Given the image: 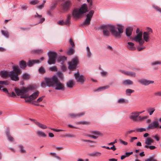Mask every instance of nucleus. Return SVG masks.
<instances>
[{
    "instance_id": "obj_1",
    "label": "nucleus",
    "mask_w": 161,
    "mask_h": 161,
    "mask_svg": "<svg viewBox=\"0 0 161 161\" xmlns=\"http://www.w3.org/2000/svg\"><path fill=\"white\" fill-rule=\"evenodd\" d=\"M33 89V86L31 85L26 87L23 86L21 89L15 88L14 91L18 96H20V98L25 99L26 102H31L39 96V92L37 91L29 96V92Z\"/></svg>"
},
{
    "instance_id": "obj_2",
    "label": "nucleus",
    "mask_w": 161,
    "mask_h": 161,
    "mask_svg": "<svg viewBox=\"0 0 161 161\" xmlns=\"http://www.w3.org/2000/svg\"><path fill=\"white\" fill-rule=\"evenodd\" d=\"M100 28L103 30V35L106 37L109 36V31L114 37L118 38H121L123 32V26L120 24H118L117 27L110 24L100 26Z\"/></svg>"
},
{
    "instance_id": "obj_3",
    "label": "nucleus",
    "mask_w": 161,
    "mask_h": 161,
    "mask_svg": "<svg viewBox=\"0 0 161 161\" xmlns=\"http://www.w3.org/2000/svg\"><path fill=\"white\" fill-rule=\"evenodd\" d=\"M45 80L47 86L48 87H54L56 90H64L65 89L64 84L58 80V77L55 75L51 78L45 77Z\"/></svg>"
},
{
    "instance_id": "obj_4",
    "label": "nucleus",
    "mask_w": 161,
    "mask_h": 161,
    "mask_svg": "<svg viewBox=\"0 0 161 161\" xmlns=\"http://www.w3.org/2000/svg\"><path fill=\"white\" fill-rule=\"evenodd\" d=\"M87 6L85 3L81 5L80 8H75L72 12L73 16L76 19L82 17L84 13L88 12Z\"/></svg>"
},
{
    "instance_id": "obj_5",
    "label": "nucleus",
    "mask_w": 161,
    "mask_h": 161,
    "mask_svg": "<svg viewBox=\"0 0 161 161\" xmlns=\"http://www.w3.org/2000/svg\"><path fill=\"white\" fill-rule=\"evenodd\" d=\"M48 56V60L47 63L49 64H54L56 63V58L57 56V53L54 51H49L47 53Z\"/></svg>"
},
{
    "instance_id": "obj_6",
    "label": "nucleus",
    "mask_w": 161,
    "mask_h": 161,
    "mask_svg": "<svg viewBox=\"0 0 161 161\" xmlns=\"http://www.w3.org/2000/svg\"><path fill=\"white\" fill-rule=\"evenodd\" d=\"M94 12L93 10H91L89 11V13L87 14L86 18L82 24V25H88L90 24L91 19Z\"/></svg>"
},
{
    "instance_id": "obj_7",
    "label": "nucleus",
    "mask_w": 161,
    "mask_h": 161,
    "mask_svg": "<svg viewBox=\"0 0 161 161\" xmlns=\"http://www.w3.org/2000/svg\"><path fill=\"white\" fill-rule=\"evenodd\" d=\"M89 132L92 135L89 134L87 135V136L94 139H97L99 136H103V134L98 130H90Z\"/></svg>"
},
{
    "instance_id": "obj_8",
    "label": "nucleus",
    "mask_w": 161,
    "mask_h": 161,
    "mask_svg": "<svg viewBox=\"0 0 161 161\" xmlns=\"http://www.w3.org/2000/svg\"><path fill=\"white\" fill-rule=\"evenodd\" d=\"M79 60L77 58H75L73 59L69 63V68L70 69H73L76 68Z\"/></svg>"
},
{
    "instance_id": "obj_9",
    "label": "nucleus",
    "mask_w": 161,
    "mask_h": 161,
    "mask_svg": "<svg viewBox=\"0 0 161 161\" xmlns=\"http://www.w3.org/2000/svg\"><path fill=\"white\" fill-rule=\"evenodd\" d=\"M74 76L77 82H80L81 84H83L85 80L83 75H80L78 72L75 74Z\"/></svg>"
},
{
    "instance_id": "obj_10",
    "label": "nucleus",
    "mask_w": 161,
    "mask_h": 161,
    "mask_svg": "<svg viewBox=\"0 0 161 161\" xmlns=\"http://www.w3.org/2000/svg\"><path fill=\"white\" fill-rule=\"evenodd\" d=\"M138 81L141 84L146 86H147L150 84L153 83L154 82L153 81L148 80L144 78L138 80Z\"/></svg>"
},
{
    "instance_id": "obj_11",
    "label": "nucleus",
    "mask_w": 161,
    "mask_h": 161,
    "mask_svg": "<svg viewBox=\"0 0 161 161\" xmlns=\"http://www.w3.org/2000/svg\"><path fill=\"white\" fill-rule=\"evenodd\" d=\"M138 114L137 113V112H132L129 116L130 119L134 122L138 121Z\"/></svg>"
},
{
    "instance_id": "obj_12",
    "label": "nucleus",
    "mask_w": 161,
    "mask_h": 161,
    "mask_svg": "<svg viewBox=\"0 0 161 161\" xmlns=\"http://www.w3.org/2000/svg\"><path fill=\"white\" fill-rule=\"evenodd\" d=\"M62 5L64 10H67L69 9L71 5V3L70 0H68L62 4Z\"/></svg>"
},
{
    "instance_id": "obj_13",
    "label": "nucleus",
    "mask_w": 161,
    "mask_h": 161,
    "mask_svg": "<svg viewBox=\"0 0 161 161\" xmlns=\"http://www.w3.org/2000/svg\"><path fill=\"white\" fill-rule=\"evenodd\" d=\"M9 77L13 80L17 81L19 80L18 74L15 73L14 71H11L10 72Z\"/></svg>"
},
{
    "instance_id": "obj_14",
    "label": "nucleus",
    "mask_w": 161,
    "mask_h": 161,
    "mask_svg": "<svg viewBox=\"0 0 161 161\" xmlns=\"http://www.w3.org/2000/svg\"><path fill=\"white\" fill-rule=\"evenodd\" d=\"M159 123L158 121H153L152 123L150 124L147 128L150 129H153L158 127Z\"/></svg>"
},
{
    "instance_id": "obj_15",
    "label": "nucleus",
    "mask_w": 161,
    "mask_h": 161,
    "mask_svg": "<svg viewBox=\"0 0 161 161\" xmlns=\"http://www.w3.org/2000/svg\"><path fill=\"white\" fill-rule=\"evenodd\" d=\"M40 63L39 60H29L27 62V64L29 67H31L36 64H39Z\"/></svg>"
},
{
    "instance_id": "obj_16",
    "label": "nucleus",
    "mask_w": 161,
    "mask_h": 161,
    "mask_svg": "<svg viewBox=\"0 0 161 161\" xmlns=\"http://www.w3.org/2000/svg\"><path fill=\"white\" fill-rule=\"evenodd\" d=\"M35 18H37L39 21V23H42L45 20L44 18L42 17V15H39L37 13H36V14L33 16Z\"/></svg>"
},
{
    "instance_id": "obj_17",
    "label": "nucleus",
    "mask_w": 161,
    "mask_h": 161,
    "mask_svg": "<svg viewBox=\"0 0 161 161\" xmlns=\"http://www.w3.org/2000/svg\"><path fill=\"white\" fill-rule=\"evenodd\" d=\"M121 72L122 74L127 76H130L134 77L136 76V74L134 72L131 71H125L123 70H121Z\"/></svg>"
},
{
    "instance_id": "obj_18",
    "label": "nucleus",
    "mask_w": 161,
    "mask_h": 161,
    "mask_svg": "<svg viewBox=\"0 0 161 161\" xmlns=\"http://www.w3.org/2000/svg\"><path fill=\"white\" fill-rule=\"evenodd\" d=\"M67 60V57L64 56H60L58 58V62L61 64H63Z\"/></svg>"
},
{
    "instance_id": "obj_19",
    "label": "nucleus",
    "mask_w": 161,
    "mask_h": 161,
    "mask_svg": "<svg viewBox=\"0 0 161 161\" xmlns=\"http://www.w3.org/2000/svg\"><path fill=\"white\" fill-rule=\"evenodd\" d=\"M133 30V28L131 27H128L126 29L125 33L127 37H129L131 36Z\"/></svg>"
},
{
    "instance_id": "obj_20",
    "label": "nucleus",
    "mask_w": 161,
    "mask_h": 161,
    "mask_svg": "<svg viewBox=\"0 0 161 161\" xmlns=\"http://www.w3.org/2000/svg\"><path fill=\"white\" fill-rule=\"evenodd\" d=\"M150 33L147 32H144L143 33V39L147 42H148L150 40Z\"/></svg>"
},
{
    "instance_id": "obj_21",
    "label": "nucleus",
    "mask_w": 161,
    "mask_h": 161,
    "mask_svg": "<svg viewBox=\"0 0 161 161\" xmlns=\"http://www.w3.org/2000/svg\"><path fill=\"white\" fill-rule=\"evenodd\" d=\"M128 45L126 46L130 50H135L136 48L134 47V44L132 42H128L127 43Z\"/></svg>"
},
{
    "instance_id": "obj_22",
    "label": "nucleus",
    "mask_w": 161,
    "mask_h": 161,
    "mask_svg": "<svg viewBox=\"0 0 161 161\" xmlns=\"http://www.w3.org/2000/svg\"><path fill=\"white\" fill-rule=\"evenodd\" d=\"M142 33H140L138 34H137L133 39L136 42H138L142 39Z\"/></svg>"
},
{
    "instance_id": "obj_23",
    "label": "nucleus",
    "mask_w": 161,
    "mask_h": 161,
    "mask_svg": "<svg viewBox=\"0 0 161 161\" xmlns=\"http://www.w3.org/2000/svg\"><path fill=\"white\" fill-rule=\"evenodd\" d=\"M9 74L8 71H2L0 72V75L3 78H6L8 76H9Z\"/></svg>"
},
{
    "instance_id": "obj_24",
    "label": "nucleus",
    "mask_w": 161,
    "mask_h": 161,
    "mask_svg": "<svg viewBox=\"0 0 161 161\" xmlns=\"http://www.w3.org/2000/svg\"><path fill=\"white\" fill-rule=\"evenodd\" d=\"M6 134L8 140L10 142H13L14 138L10 135L9 130L8 129L6 131Z\"/></svg>"
},
{
    "instance_id": "obj_25",
    "label": "nucleus",
    "mask_w": 161,
    "mask_h": 161,
    "mask_svg": "<svg viewBox=\"0 0 161 161\" xmlns=\"http://www.w3.org/2000/svg\"><path fill=\"white\" fill-rule=\"evenodd\" d=\"M74 85V81L72 80H69L66 83V86L68 87L69 88H72L73 87Z\"/></svg>"
},
{
    "instance_id": "obj_26",
    "label": "nucleus",
    "mask_w": 161,
    "mask_h": 161,
    "mask_svg": "<svg viewBox=\"0 0 161 161\" xmlns=\"http://www.w3.org/2000/svg\"><path fill=\"white\" fill-rule=\"evenodd\" d=\"M71 17V16L70 15H67L66 19L64 21L65 25H69L70 24Z\"/></svg>"
},
{
    "instance_id": "obj_27",
    "label": "nucleus",
    "mask_w": 161,
    "mask_h": 161,
    "mask_svg": "<svg viewBox=\"0 0 161 161\" xmlns=\"http://www.w3.org/2000/svg\"><path fill=\"white\" fill-rule=\"evenodd\" d=\"M123 84L125 85H130L133 84V82L131 80L127 79L124 80L123 82Z\"/></svg>"
},
{
    "instance_id": "obj_28",
    "label": "nucleus",
    "mask_w": 161,
    "mask_h": 161,
    "mask_svg": "<svg viewBox=\"0 0 161 161\" xmlns=\"http://www.w3.org/2000/svg\"><path fill=\"white\" fill-rule=\"evenodd\" d=\"M36 133L38 136L39 137H45L47 136L46 134L41 131L37 130Z\"/></svg>"
},
{
    "instance_id": "obj_29",
    "label": "nucleus",
    "mask_w": 161,
    "mask_h": 161,
    "mask_svg": "<svg viewBox=\"0 0 161 161\" xmlns=\"http://www.w3.org/2000/svg\"><path fill=\"white\" fill-rule=\"evenodd\" d=\"M19 66L21 69H24L26 66V63L25 61L22 60L19 62Z\"/></svg>"
},
{
    "instance_id": "obj_30",
    "label": "nucleus",
    "mask_w": 161,
    "mask_h": 161,
    "mask_svg": "<svg viewBox=\"0 0 161 161\" xmlns=\"http://www.w3.org/2000/svg\"><path fill=\"white\" fill-rule=\"evenodd\" d=\"M12 71H14L15 73L17 74H20L21 73L20 70L18 66H14L13 70Z\"/></svg>"
},
{
    "instance_id": "obj_31",
    "label": "nucleus",
    "mask_w": 161,
    "mask_h": 161,
    "mask_svg": "<svg viewBox=\"0 0 161 161\" xmlns=\"http://www.w3.org/2000/svg\"><path fill=\"white\" fill-rule=\"evenodd\" d=\"M147 112L150 115H152L155 110L154 108L150 107L147 108L146 109Z\"/></svg>"
},
{
    "instance_id": "obj_32",
    "label": "nucleus",
    "mask_w": 161,
    "mask_h": 161,
    "mask_svg": "<svg viewBox=\"0 0 161 161\" xmlns=\"http://www.w3.org/2000/svg\"><path fill=\"white\" fill-rule=\"evenodd\" d=\"M35 123L38 126L42 129H45L47 128V126L46 125L40 123L37 121H35Z\"/></svg>"
},
{
    "instance_id": "obj_33",
    "label": "nucleus",
    "mask_w": 161,
    "mask_h": 161,
    "mask_svg": "<svg viewBox=\"0 0 161 161\" xmlns=\"http://www.w3.org/2000/svg\"><path fill=\"white\" fill-rule=\"evenodd\" d=\"M101 155V153L97 152L92 153H91L89 154V156L91 157H98L100 156Z\"/></svg>"
},
{
    "instance_id": "obj_34",
    "label": "nucleus",
    "mask_w": 161,
    "mask_h": 161,
    "mask_svg": "<svg viewBox=\"0 0 161 161\" xmlns=\"http://www.w3.org/2000/svg\"><path fill=\"white\" fill-rule=\"evenodd\" d=\"M154 140L150 138H147L145 143L147 145H149L153 143Z\"/></svg>"
},
{
    "instance_id": "obj_35",
    "label": "nucleus",
    "mask_w": 161,
    "mask_h": 161,
    "mask_svg": "<svg viewBox=\"0 0 161 161\" xmlns=\"http://www.w3.org/2000/svg\"><path fill=\"white\" fill-rule=\"evenodd\" d=\"M117 102L119 103H125L128 102V101L127 100H125L124 98H120L118 99Z\"/></svg>"
},
{
    "instance_id": "obj_36",
    "label": "nucleus",
    "mask_w": 161,
    "mask_h": 161,
    "mask_svg": "<svg viewBox=\"0 0 161 161\" xmlns=\"http://www.w3.org/2000/svg\"><path fill=\"white\" fill-rule=\"evenodd\" d=\"M73 47H70L69 50L67 51V54L68 55H73L74 53V49Z\"/></svg>"
},
{
    "instance_id": "obj_37",
    "label": "nucleus",
    "mask_w": 161,
    "mask_h": 161,
    "mask_svg": "<svg viewBox=\"0 0 161 161\" xmlns=\"http://www.w3.org/2000/svg\"><path fill=\"white\" fill-rule=\"evenodd\" d=\"M86 50L87 52V56L88 58H90L91 56L92 53L88 47H86Z\"/></svg>"
},
{
    "instance_id": "obj_38",
    "label": "nucleus",
    "mask_w": 161,
    "mask_h": 161,
    "mask_svg": "<svg viewBox=\"0 0 161 161\" xmlns=\"http://www.w3.org/2000/svg\"><path fill=\"white\" fill-rule=\"evenodd\" d=\"M43 51V50L42 49L33 50L32 51V52L33 53L39 54L42 53Z\"/></svg>"
},
{
    "instance_id": "obj_39",
    "label": "nucleus",
    "mask_w": 161,
    "mask_h": 161,
    "mask_svg": "<svg viewBox=\"0 0 161 161\" xmlns=\"http://www.w3.org/2000/svg\"><path fill=\"white\" fill-rule=\"evenodd\" d=\"M1 32L2 34L6 38H8L9 37V34L8 32L7 31L2 30Z\"/></svg>"
},
{
    "instance_id": "obj_40",
    "label": "nucleus",
    "mask_w": 161,
    "mask_h": 161,
    "mask_svg": "<svg viewBox=\"0 0 161 161\" xmlns=\"http://www.w3.org/2000/svg\"><path fill=\"white\" fill-rule=\"evenodd\" d=\"M57 3L56 2H53L50 6V9L51 10H53L56 7Z\"/></svg>"
},
{
    "instance_id": "obj_41",
    "label": "nucleus",
    "mask_w": 161,
    "mask_h": 161,
    "mask_svg": "<svg viewBox=\"0 0 161 161\" xmlns=\"http://www.w3.org/2000/svg\"><path fill=\"white\" fill-rule=\"evenodd\" d=\"M134 92V90L130 89H127L126 90L125 92L126 95L130 96L131 94Z\"/></svg>"
},
{
    "instance_id": "obj_42",
    "label": "nucleus",
    "mask_w": 161,
    "mask_h": 161,
    "mask_svg": "<svg viewBox=\"0 0 161 161\" xmlns=\"http://www.w3.org/2000/svg\"><path fill=\"white\" fill-rule=\"evenodd\" d=\"M109 87L108 86H106L103 87H101L98 88L97 89L94 90V92L101 91L103 90H104L108 88Z\"/></svg>"
},
{
    "instance_id": "obj_43",
    "label": "nucleus",
    "mask_w": 161,
    "mask_h": 161,
    "mask_svg": "<svg viewBox=\"0 0 161 161\" xmlns=\"http://www.w3.org/2000/svg\"><path fill=\"white\" fill-rule=\"evenodd\" d=\"M38 71L39 73L41 74H43L46 72L45 69L42 66H41L39 68Z\"/></svg>"
},
{
    "instance_id": "obj_44",
    "label": "nucleus",
    "mask_w": 161,
    "mask_h": 161,
    "mask_svg": "<svg viewBox=\"0 0 161 161\" xmlns=\"http://www.w3.org/2000/svg\"><path fill=\"white\" fill-rule=\"evenodd\" d=\"M135 130H129L126 131L125 133V136H127L131 134L132 133L135 132Z\"/></svg>"
},
{
    "instance_id": "obj_45",
    "label": "nucleus",
    "mask_w": 161,
    "mask_h": 161,
    "mask_svg": "<svg viewBox=\"0 0 161 161\" xmlns=\"http://www.w3.org/2000/svg\"><path fill=\"white\" fill-rule=\"evenodd\" d=\"M153 7L157 11L161 14V8L156 5H153Z\"/></svg>"
},
{
    "instance_id": "obj_46",
    "label": "nucleus",
    "mask_w": 161,
    "mask_h": 161,
    "mask_svg": "<svg viewBox=\"0 0 161 161\" xmlns=\"http://www.w3.org/2000/svg\"><path fill=\"white\" fill-rule=\"evenodd\" d=\"M19 148L20 151L21 153H26V151L24 149V147L23 146L21 145H19Z\"/></svg>"
},
{
    "instance_id": "obj_47",
    "label": "nucleus",
    "mask_w": 161,
    "mask_h": 161,
    "mask_svg": "<svg viewBox=\"0 0 161 161\" xmlns=\"http://www.w3.org/2000/svg\"><path fill=\"white\" fill-rule=\"evenodd\" d=\"M39 2L38 0H32L30 2V3L31 5H35L38 3Z\"/></svg>"
},
{
    "instance_id": "obj_48",
    "label": "nucleus",
    "mask_w": 161,
    "mask_h": 161,
    "mask_svg": "<svg viewBox=\"0 0 161 161\" xmlns=\"http://www.w3.org/2000/svg\"><path fill=\"white\" fill-rule=\"evenodd\" d=\"M8 84L9 82L7 80L0 81V85H8Z\"/></svg>"
},
{
    "instance_id": "obj_49",
    "label": "nucleus",
    "mask_w": 161,
    "mask_h": 161,
    "mask_svg": "<svg viewBox=\"0 0 161 161\" xmlns=\"http://www.w3.org/2000/svg\"><path fill=\"white\" fill-rule=\"evenodd\" d=\"M147 117L146 116H145L143 117H141V116H139L138 118V121H142L144 120L147 119Z\"/></svg>"
},
{
    "instance_id": "obj_50",
    "label": "nucleus",
    "mask_w": 161,
    "mask_h": 161,
    "mask_svg": "<svg viewBox=\"0 0 161 161\" xmlns=\"http://www.w3.org/2000/svg\"><path fill=\"white\" fill-rule=\"evenodd\" d=\"M64 136L71 138H75L76 137V136L75 135L70 134H66Z\"/></svg>"
},
{
    "instance_id": "obj_51",
    "label": "nucleus",
    "mask_w": 161,
    "mask_h": 161,
    "mask_svg": "<svg viewBox=\"0 0 161 161\" xmlns=\"http://www.w3.org/2000/svg\"><path fill=\"white\" fill-rule=\"evenodd\" d=\"M151 64L152 66L156 65L157 64H161V61H155L152 63Z\"/></svg>"
},
{
    "instance_id": "obj_52",
    "label": "nucleus",
    "mask_w": 161,
    "mask_h": 161,
    "mask_svg": "<svg viewBox=\"0 0 161 161\" xmlns=\"http://www.w3.org/2000/svg\"><path fill=\"white\" fill-rule=\"evenodd\" d=\"M69 116L71 117V118L73 119L77 118V114H75L73 113L70 114L69 115Z\"/></svg>"
},
{
    "instance_id": "obj_53",
    "label": "nucleus",
    "mask_w": 161,
    "mask_h": 161,
    "mask_svg": "<svg viewBox=\"0 0 161 161\" xmlns=\"http://www.w3.org/2000/svg\"><path fill=\"white\" fill-rule=\"evenodd\" d=\"M22 78L24 79H26L29 78V76L28 74L25 73L22 75Z\"/></svg>"
},
{
    "instance_id": "obj_54",
    "label": "nucleus",
    "mask_w": 161,
    "mask_h": 161,
    "mask_svg": "<svg viewBox=\"0 0 161 161\" xmlns=\"http://www.w3.org/2000/svg\"><path fill=\"white\" fill-rule=\"evenodd\" d=\"M81 141L83 142H89L91 143H96L97 142L95 141H92L90 140H85L82 139L81 140Z\"/></svg>"
},
{
    "instance_id": "obj_55",
    "label": "nucleus",
    "mask_w": 161,
    "mask_h": 161,
    "mask_svg": "<svg viewBox=\"0 0 161 161\" xmlns=\"http://www.w3.org/2000/svg\"><path fill=\"white\" fill-rule=\"evenodd\" d=\"M85 114V112H82L81 113H77V118L80 117H81L84 115Z\"/></svg>"
},
{
    "instance_id": "obj_56",
    "label": "nucleus",
    "mask_w": 161,
    "mask_h": 161,
    "mask_svg": "<svg viewBox=\"0 0 161 161\" xmlns=\"http://www.w3.org/2000/svg\"><path fill=\"white\" fill-rule=\"evenodd\" d=\"M57 75L58 77L60 79H62L63 78V73L60 72H58L57 73Z\"/></svg>"
},
{
    "instance_id": "obj_57",
    "label": "nucleus",
    "mask_w": 161,
    "mask_h": 161,
    "mask_svg": "<svg viewBox=\"0 0 161 161\" xmlns=\"http://www.w3.org/2000/svg\"><path fill=\"white\" fill-rule=\"evenodd\" d=\"M136 130L137 132H142L145 131L146 130V129L145 128H140L136 129Z\"/></svg>"
},
{
    "instance_id": "obj_58",
    "label": "nucleus",
    "mask_w": 161,
    "mask_h": 161,
    "mask_svg": "<svg viewBox=\"0 0 161 161\" xmlns=\"http://www.w3.org/2000/svg\"><path fill=\"white\" fill-rule=\"evenodd\" d=\"M45 97L44 96H42L39 97L36 101V102L37 103H40L43 100V98Z\"/></svg>"
},
{
    "instance_id": "obj_59",
    "label": "nucleus",
    "mask_w": 161,
    "mask_h": 161,
    "mask_svg": "<svg viewBox=\"0 0 161 161\" xmlns=\"http://www.w3.org/2000/svg\"><path fill=\"white\" fill-rule=\"evenodd\" d=\"M57 24L61 25H65L64 21L63 20H59L57 22Z\"/></svg>"
},
{
    "instance_id": "obj_60",
    "label": "nucleus",
    "mask_w": 161,
    "mask_h": 161,
    "mask_svg": "<svg viewBox=\"0 0 161 161\" xmlns=\"http://www.w3.org/2000/svg\"><path fill=\"white\" fill-rule=\"evenodd\" d=\"M49 69L52 71H57V68L56 66L51 67L49 68Z\"/></svg>"
},
{
    "instance_id": "obj_61",
    "label": "nucleus",
    "mask_w": 161,
    "mask_h": 161,
    "mask_svg": "<svg viewBox=\"0 0 161 161\" xmlns=\"http://www.w3.org/2000/svg\"><path fill=\"white\" fill-rule=\"evenodd\" d=\"M2 90L3 91V92H5L6 93H7L8 96H10V93H9L8 92V90L6 88H3V89Z\"/></svg>"
},
{
    "instance_id": "obj_62",
    "label": "nucleus",
    "mask_w": 161,
    "mask_h": 161,
    "mask_svg": "<svg viewBox=\"0 0 161 161\" xmlns=\"http://www.w3.org/2000/svg\"><path fill=\"white\" fill-rule=\"evenodd\" d=\"M69 42L70 44L72 46V47H74L75 46V45L74 43V42H73L72 39L70 38L69 39Z\"/></svg>"
},
{
    "instance_id": "obj_63",
    "label": "nucleus",
    "mask_w": 161,
    "mask_h": 161,
    "mask_svg": "<svg viewBox=\"0 0 161 161\" xmlns=\"http://www.w3.org/2000/svg\"><path fill=\"white\" fill-rule=\"evenodd\" d=\"M154 95L155 96H161V92L157 91L154 93Z\"/></svg>"
},
{
    "instance_id": "obj_64",
    "label": "nucleus",
    "mask_w": 161,
    "mask_h": 161,
    "mask_svg": "<svg viewBox=\"0 0 161 161\" xmlns=\"http://www.w3.org/2000/svg\"><path fill=\"white\" fill-rule=\"evenodd\" d=\"M46 85H47V84L46 83V81H45V82L44 81H42L41 83V86L42 87H45Z\"/></svg>"
}]
</instances>
